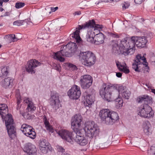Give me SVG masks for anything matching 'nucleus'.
I'll use <instances>...</instances> for the list:
<instances>
[{"instance_id":"ddd939ff","label":"nucleus","mask_w":155,"mask_h":155,"mask_svg":"<svg viewBox=\"0 0 155 155\" xmlns=\"http://www.w3.org/2000/svg\"><path fill=\"white\" fill-rule=\"evenodd\" d=\"M5 120L9 136H16V129L14 126L13 120L12 117L8 115Z\"/></svg>"},{"instance_id":"c03bdc74","label":"nucleus","mask_w":155,"mask_h":155,"mask_svg":"<svg viewBox=\"0 0 155 155\" xmlns=\"http://www.w3.org/2000/svg\"><path fill=\"white\" fill-rule=\"evenodd\" d=\"M109 35L114 38H119V35L116 33H112L111 32L109 33Z\"/></svg>"},{"instance_id":"9b49d317","label":"nucleus","mask_w":155,"mask_h":155,"mask_svg":"<svg viewBox=\"0 0 155 155\" xmlns=\"http://www.w3.org/2000/svg\"><path fill=\"white\" fill-rule=\"evenodd\" d=\"M82 118L81 116L79 114H76L72 119L71 125L72 128L74 130V132L78 136V134H81L79 130V127L81 126Z\"/></svg>"},{"instance_id":"680f3d73","label":"nucleus","mask_w":155,"mask_h":155,"mask_svg":"<svg viewBox=\"0 0 155 155\" xmlns=\"http://www.w3.org/2000/svg\"><path fill=\"white\" fill-rule=\"evenodd\" d=\"M130 141H128V140H127L126 142H125V143L127 144H130Z\"/></svg>"},{"instance_id":"9d476101","label":"nucleus","mask_w":155,"mask_h":155,"mask_svg":"<svg viewBox=\"0 0 155 155\" xmlns=\"http://www.w3.org/2000/svg\"><path fill=\"white\" fill-rule=\"evenodd\" d=\"M64 140L71 144H73L74 141L82 146L86 145L87 143L86 136H61Z\"/></svg>"},{"instance_id":"20e7f679","label":"nucleus","mask_w":155,"mask_h":155,"mask_svg":"<svg viewBox=\"0 0 155 155\" xmlns=\"http://www.w3.org/2000/svg\"><path fill=\"white\" fill-rule=\"evenodd\" d=\"M99 116L102 122L107 125H113L119 119V117L117 113L111 111L108 109L101 110Z\"/></svg>"},{"instance_id":"e2e57ef3","label":"nucleus","mask_w":155,"mask_h":155,"mask_svg":"<svg viewBox=\"0 0 155 155\" xmlns=\"http://www.w3.org/2000/svg\"><path fill=\"white\" fill-rule=\"evenodd\" d=\"M29 137L31 138L32 139H34L35 138L36 136H33L32 137L31 136H29Z\"/></svg>"},{"instance_id":"1a4fd4ad","label":"nucleus","mask_w":155,"mask_h":155,"mask_svg":"<svg viewBox=\"0 0 155 155\" xmlns=\"http://www.w3.org/2000/svg\"><path fill=\"white\" fill-rule=\"evenodd\" d=\"M138 110V115L145 118H149L154 116V112L151 107L148 104L142 105L139 108Z\"/></svg>"},{"instance_id":"6e6552de","label":"nucleus","mask_w":155,"mask_h":155,"mask_svg":"<svg viewBox=\"0 0 155 155\" xmlns=\"http://www.w3.org/2000/svg\"><path fill=\"white\" fill-rule=\"evenodd\" d=\"M143 64L145 66V70L147 72H149V68L148 66V63L147 62L146 58L144 56H142L140 54H138L136 57V59L132 64V68L137 72H139L140 71L139 69V65Z\"/></svg>"},{"instance_id":"f257e3e1","label":"nucleus","mask_w":155,"mask_h":155,"mask_svg":"<svg viewBox=\"0 0 155 155\" xmlns=\"http://www.w3.org/2000/svg\"><path fill=\"white\" fill-rule=\"evenodd\" d=\"M124 87L119 85H113L103 84L100 91L101 97L107 101H110L111 99L118 97L120 92H123Z\"/></svg>"},{"instance_id":"3c124183","label":"nucleus","mask_w":155,"mask_h":155,"mask_svg":"<svg viewBox=\"0 0 155 155\" xmlns=\"http://www.w3.org/2000/svg\"><path fill=\"white\" fill-rule=\"evenodd\" d=\"M24 101L25 103L28 104H29L30 102H31L29 100L28 98H27L24 99Z\"/></svg>"},{"instance_id":"412c9836","label":"nucleus","mask_w":155,"mask_h":155,"mask_svg":"<svg viewBox=\"0 0 155 155\" xmlns=\"http://www.w3.org/2000/svg\"><path fill=\"white\" fill-rule=\"evenodd\" d=\"M8 107L5 104H0V114L2 118L6 119L8 115L12 117L11 114H8Z\"/></svg>"},{"instance_id":"f704fd0d","label":"nucleus","mask_w":155,"mask_h":155,"mask_svg":"<svg viewBox=\"0 0 155 155\" xmlns=\"http://www.w3.org/2000/svg\"><path fill=\"white\" fill-rule=\"evenodd\" d=\"M120 45L118 46L117 44L115 43L113 45V52L115 53L122 54L120 52V51L119 49Z\"/></svg>"},{"instance_id":"58836bf2","label":"nucleus","mask_w":155,"mask_h":155,"mask_svg":"<svg viewBox=\"0 0 155 155\" xmlns=\"http://www.w3.org/2000/svg\"><path fill=\"white\" fill-rule=\"evenodd\" d=\"M25 5V3L22 2H17L15 4V7L17 9L23 7Z\"/></svg>"},{"instance_id":"423d86ee","label":"nucleus","mask_w":155,"mask_h":155,"mask_svg":"<svg viewBox=\"0 0 155 155\" xmlns=\"http://www.w3.org/2000/svg\"><path fill=\"white\" fill-rule=\"evenodd\" d=\"M80 59L82 61L83 64L85 66L90 67L95 62L96 57L95 54L90 51L81 52L79 55Z\"/></svg>"},{"instance_id":"4d7b16f0","label":"nucleus","mask_w":155,"mask_h":155,"mask_svg":"<svg viewBox=\"0 0 155 155\" xmlns=\"http://www.w3.org/2000/svg\"><path fill=\"white\" fill-rule=\"evenodd\" d=\"M106 2V1H102V0L98 2H96L95 3V4H96L97 5H98V4H99L100 3H101L102 2Z\"/></svg>"},{"instance_id":"b1692460","label":"nucleus","mask_w":155,"mask_h":155,"mask_svg":"<svg viewBox=\"0 0 155 155\" xmlns=\"http://www.w3.org/2000/svg\"><path fill=\"white\" fill-rule=\"evenodd\" d=\"M104 35L102 33L97 34L95 37L94 43L96 45H99L104 42Z\"/></svg>"},{"instance_id":"de8ad7c7","label":"nucleus","mask_w":155,"mask_h":155,"mask_svg":"<svg viewBox=\"0 0 155 155\" xmlns=\"http://www.w3.org/2000/svg\"><path fill=\"white\" fill-rule=\"evenodd\" d=\"M144 0H134L135 2L137 4H141Z\"/></svg>"},{"instance_id":"4468645a","label":"nucleus","mask_w":155,"mask_h":155,"mask_svg":"<svg viewBox=\"0 0 155 155\" xmlns=\"http://www.w3.org/2000/svg\"><path fill=\"white\" fill-rule=\"evenodd\" d=\"M68 95L71 99L77 100L80 97L81 92L80 87L76 85H73L68 92Z\"/></svg>"},{"instance_id":"603ef678","label":"nucleus","mask_w":155,"mask_h":155,"mask_svg":"<svg viewBox=\"0 0 155 155\" xmlns=\"http://www.w3.org/2000/svg\"><path fill=\"white\" fill-rule=\"evenodd\" d=\"M122 74L120 72L117 73L116 76L118 78H120L122 76Z\"/></svg>"},{"instance_id":"f3484780","label":"nucleus","mask_w":155,"mask_h":155,"mask_svg":"<svg viewBox=\"0 0 155 155\" xmlns=\"http://www.w3.org/2000/svg\"><path fill=\"white\" fill-rule=\"evenodd\" d=\"M21 130L24 134L26 136H27V135L36 136L34 129H33L31 126L27 124H23L21 126Z\"/></svg>"},{"instance_id":"bf43d9fd","label":"nucleus","mask_w":155,"mask_h":155,"mask_svg":"<svg viewBox=\"0 0 155 155\" xmlns=\"http://www.w3.org/2000/svg\"><path fill=\"white\" fill-rule=\"evenodd\" d=\"M3 2V0H0V6H2Z\"/></svg>"},{"instance_id":"4be33fe9","label":"nucleus","mask_w":155,"mask_h":155,"mask_svg":"<svg viewBox=\"0 0 155 155\" xmlns=\"http://www.w3.org/2000/svg\"><path fill=\"white\" fill-rule=\"evenodd\" d=\"M13 79L10 77L5 78L1 82L2 87L5 88L11 87L13 84Z\"/></svg>"},{"instance_id":"a19ab883","label":"nucleus","mask_w":155,"mask_h":155,"mask_svg":"<svg viewBox=\"0 0 155 155\" xmlns=\"http://www.w3.org/2000/svg\"><path fill=\"white\" fill-rule=\"evenodd\" d=\"M117 97H115L114 98H112L111 100L112 99H115V101L116 102H117V104H118L120 106H122L123 105V101L121 99L119 98H117ZM110 101H111V100H110Z\"/></svg>"},{"instance_id":"c85d7f7f","label":"nucleus","mask_w":155,"mask_h":155,"mask_svg":"<svg viewBox=\"0 0 155 155\" xmlns=\"http://www.w3.org/2000/svg\"><path fill=\"white\" fill-rule=\"evenodd\" d=\"M43 121L44 122L45 127L46 129L49 131L50 132L52 133H53L54 132V130L50 124L48 120L45 115H44L43 117Z\"/></svg>"},{"instance_id":"c9c22d12","label":"nucleus","mask_w":155,"mask_h":155,"mask_svg":"<svg viewBox=\"0 0 155 155\" xmlns=\"http://www.w3.org/2000/svg\"><path fill=\"white\" fill-rule=\"evenodd\" d=\"M66 66L68 67L69 69L72 70H76L78 69L77 67L75 65L70 63H66L65 64Z\"/></svg>"},{"instance_id":"0e129e2a","label":"nucleus","mask_w":155,"mask_h":155,"mask_svg":"<svg viewBox=\"0 0 155 155\" xmlns=\"http://www.w3.org/2000/svg\"><path fill=\"white\" fill-rule=\"evenodd\" d=\"M4 10L3 8H2L1 7H0V10L1 12L2 11Z\"/></svg>"},{"instance_id":"4c0bfd02","label":"nucleus","mask_w":155,"mask_h":155,"mask_svg":"<svg viewBox=\"0 0 155 155\" xmlns=\"http://www.w3.org/2000/svg\"><path fill=\"white\" fill-rule=\"evenodd\" d=\"M147 153L148 155H155V147H151L148 150Z\"/></svg>"},{"instance_id":"dca6fc26","label":"nucleus","mask_w":155,"mask_h":155,"mask_svg":"<svg viewBox=\"0 0 155 155\" xmlns=\"http://www.w3.org/2000/svg\"><path fill=\"white\" fill-rule=\"evenodd\" d=\"M50 103L52 107L55 110L57 109L61 106L59 95L58 93H54L51 96Z\"/></svg>"},{"instance_id":"0eeeda50","label":"nucleus","mask_w":155,"mask_h":155,"mask_svg":"<svg viewBox=\"0 0 155 155\" xmlns=\"http://www.w3.org/2000/svg\"><path fill=\"white\" fill-rule=\"evenodd\" d=\"M84 125V130L86 136H97L98 135L99 129L97 125L94 122H87Z\"/></svg>"},{"instance_id":"a878e982","label":"nucleus","mask_w":155,"mask_h":155,"mask_svg":"<svg viewBox=\"0 0 155 155\" xmlns=\"http://www.w3.org/2000/svg\"><path fill=\"white\" fill-rule=\"evenodd\" d=\"M151 127L150 122L147 121L144 122L143 124V131L146 135H150V130Z\"/></svg>"},{"instance_id":"774afa93","label":"nucleus","mask_w":155,"mask_h":155,"mask_svg":"<svg viewBox=\"0 0 155 155\" xmlns=\"http://www.w3.org/2000/svg\"><path fill=\"white\" fill-rule=\"evenodd\" d=\"M119 1V0H113V2H117Z\"/></svg>"},{"instance_id":"2eb2a0df","label":"nucleus","mask_w":155,"mask_h":155,"mask_svg":"<svg viewBox=\"0 0 155 155\" xmlns=\"http://www.w3.org/2000/svg\"><path fill=\"white\" fill-rule=\"evenodd\" d=\"M41 63L35 59H31L29 61L25 67L26 71L31 74L35 72V68L41 65Z\"/></svg>"},{"instance_id":"49530a36","label":"nucleus","mask_w":155,"mask_h":155,"mask_svg":"<svg viewBox=\"0 0 155 155\" xmlns=\"http://www.w3.org/2000/svg\"><path fill=\"white\" fill-rule=\"evenodd\" d=\"M54 69L58 71H60L61 66L60 65H57L55 64L54 65Z\"/></svg>"},{"instance_id":"a211bd4d","label":"nucleus","mask_w":155,"mask_h":155,"mask_svg":"<svg viewBox=\"0 0 155 155\" xmlns=\"http://www.w3.org/2000/svg\"><path fill=\"white\" fill-rule=\"evenodd\" d=\"M39 146L40 150L43 153H46L48 151L51 150V146L45 139H44L40 140Z\"/></svg>"},{"instance_id":"393cba45","label":"nucleus","mask_w":155,"mask_h":155,"mask_svg":"<svg viewBox=\"0 0 155 155\" xmlns=\"http://www.w3.org/2000/svg\"><path fill=\"white\" fill-rule=\"evenodd\" d=\"M16 97L17 98V104L16 106V109L17 110H19L20 114L22 116H23L24 112L23 108H21V106L20 105L21 100V97L19 94H16Z\"/></svg>"},{"instance_id":"338daca9","label":"nucleus","mask_w":155,"mask_h":155,"mask_svg":"<svg viewBox=\"0 0 155 155\" xmlns=\"http://www.w3.org/2000/svg\"><path fill=\"white\" fill-rule=\"evenodd\" d=\"M63 155H70V154H68V153H65Z\"/></svg>"},{"instance_id":"6ab92c4d","label":"nucleus","mask_w":155,"mask_h":155,"mask_svg":"<svg viewBox=\"0 0 155 155\" xmlns=\"http://www.w3.org/2000/svg\"><path fill=\"white\" fill-rule=\"evenodd\" d=\"M135 37L136 39V45L139 48L145 47L148 41L147 37L145 36Z\"/></svg>"},{"instance_id":"2f4dec72","label":"nucleus","mask_w":155,"mask_h":155,"mask_svg":"<svg viewBox=\"0 0 155 155\" xmlns=\"http://www.w3.org/2000/svg\"><path fill=\"white\" fill-rule=\"evenodd\" d=\"M84 103L87 104L88 105H91L94 102L93 97L91 95L87 94L84 97Z\"/></svg>"},{"instance_id":"a18cd8bd","label":"nucleus","mask_w":155,"mask_h":155,"mask_svg":"<svg viewBox=\"0 0 155 155\" xmlns=\"http://www.w3.org/2000/svg\"><path fill=\"white\" fill-rule=\"evenodd\" d=\"M57 149L58 151L63 152L64 151V149L62 147L59 145H57L56 146Z\"/></svg>"},{"instance_id":"bb28decb","label":"nucleus","mask_w":155,"mask_h":155,"mask_svg":"<svg viewBox=\"0 0 155 155\" xmlns=\"http://www.w3.org/2000/svg\"><path fill=\"white\" fill-rule=\"evenodd\" d=\"M10 71L8 66L2 67L0 69V77H6Z\"/></svg>"},{"instance_id":"5fc2aeb1","label":"nucleus","mask_w":155,"mask_h":155,"mask_svg":"<svg viewBox=\"0 0 155 155\" xmlns=\"http://www.w3.org/2000/svg\"><path fill=\"white\" fill-rule=\"evenodd\" d=\"M81 14V12L80 11H77L76 12L74 13V15H80Z\"/></svg>"},{"instance_id":"e433bc0d","label":"nucleus","mask_w":155,"mask_h":155,"mask_svg":"<svg viewBox=\"0 0 155 155\" xmlns=\"http://www.w3.org/2000/svg\"><path fill=\"white\" fill-rule=\"evenodd\" d=\"M130 95V93L128 91H124L121 94L122 97L126 99H129Z\"/></svg>"},{"instance_id":"7ed1b4c3","label":"nucleus","mask_w":155,"mask_h":155,"mask_svg":"<svg viewBox=\"0 0 155 155\" xmlns=\"http://www.w3.org/2000/svg\"><path fill=\"white\" fill-rule=\"evenodd\" d=\"M135 36L127 38L121 41L119 49L120 53L125 56L131 55L134 53L136 42Z\"/></svg>"},{"instance_id":"37998d69","label":"nucleus","mask_w":155,"mask_h":155,"mask_svg":"<svg viewBox=\"0 0 155 155\" xmlns=\"http://www.w3.org/2000/svg\"><path fill=\"white\" fill-rule=\"evenodd\" d=\"M50 8L48 6H47L45 8L44 12L45 14H47L48 13L50 14L51 13V11H50Z\"/></svg>"},{"instance_id":"09e8293b","label":"nucleus","mask_w":155,"mask_h":155,"mask_svg":"<svg viewBox=\"0 0 155 155\" xmlns=\"http://www.w3.org/2000/svg\"><path fill=\"white\" fill-rule=\"evenodd\" d=\"M20 39V38H18V37H17L16 35L15 36V35H14L13 39V42L16 41Z\"/></svg>"},{"instance_id":"5701e85b","label":"nucleus","mask_w":155,"mask_h":155,"mask_svg":"<svg viewBox=\"0 0 155 155\" xmlns=\"http://www.w3.org/2000/svg\"><path fill=\"white\" fill-rule=\"evenodd\" d=\"M136 101L138 103L144 102L150 104L152 102V98L151 97L147 95H144L139 96L137 98Z\"/></svg>"},{"instance_id":"864d4df0","label":"nucleus","mask_w":155,"mask_h":155,"mask_svg":"<svg viewBox=\"0 0 155 155\" xmlns=\"http://www.w3.org/2000/svg\"><path fill=\"white\" fill-rule=\"evenodd\" d=\"M9 14H9V12H6L3 15H2L1 16V17H2L8 16L9 15Z\"/></svg>"},{"instance_id":"c756f323","label":"nucleus","mask_w":155,"mask_h":155,"mask_svg":"<svg viewBox=\"0 0 155 155\" xmlns=\"http://www.w3.org/2000/svg\"><path fill=\"white\" fill-rule=\"evenodd\" d=\"M57 133L59 136H72L75 135L74 131L72 132L69 131L68 130L65 129H62L59 130H57Z\"/></svg>"},{"instance_id":"aec40b11","label":"nucleus","mask_w":155,"mask_h":155,"mask_svg":"<svg viewBox=\"0 0 155 155\" xmlns=\"http://www.w3.org/2000/svg\"><path fill=\"white\" fill-rule=\"evenodd\" d=\"M23 150L29 155L35 154L37 151L35 146L30 143H28L25 145Z\"/></svg>"},{"instance_id":"7c9ffc66","label":"nucleus","mask_w":155,"mask_h":155,"mask_svg":"<svg viewBox=\"0 0 155 155\" xmlns=\"http://www.w3.org/2000/svg\"><path fill=\"white\" fill-rule=\"evenodd\" d=\"M94 32L92 31H88L86 36V39L88 42L92 43L94 41V38L95 36Z\"/></svg>"},{"instance_id":"052dcab7","label":"nucleus","mask_w":155,"mask_h":155,"mask_svg":"<svg viewBox=\"0 0 155 155\" xmlns=\"http://www.w3.org/2000/svg\"><path fill=\"white\" fill-rule=\"evenodd\" d=\"M151 92L155 94V89H151Z\"/></svg>"},{"instance_id":"39448f33","label":"nucleus","mask_w":155,"mask_h":155,"mask_svg":"<svg viewBox=\"0 0 155 155\" xmlns=\"http://www.w3.org/2000/svg\"><path fill=\"white\" fill-rule=\"evenodd\" d=\"M94 30H97L98 29L102 28V25L95 24L94 20H92L85 22L84 24L78 26V28H76V30L73 32V34H71V37L75 38L76 41V42L78 44H80L82 42L81 39L79 35V30L82 29H85L88 28H93L94 26Z\"/></svg>"},{"instance_id":"f8f14e48","label":"nucleus","mask_w":155,"mask_h":155,"mask_svg":"<svg viewBox=\"0 0 155 155\" xmlns=\"http://www.w3.org/2000/svg\"><path fill=\"white\" fill-rule=\"evenodd\" d=\"M93 81V78L91 75L85 74L81 76L79 83L82 88L87 89L92 85Z\"/></svg>"},{"instance_id":"473e14b6","label":"nucleus","mask_w":155,"mask_h":155,"mask_svg":"<svg viewBox=\"0 0 155 155\" xmlns=\"http://www.w3.org/2000/svg\"><path fill=\"white\" fill-rule=\"evenodd\" d=\"M25 22L29 25L30 24V23H31L28 20H18L14 21L13 24L14 25L20 26L23 25Z\"/></svg>"},{"instance_id":"8fccbe9b","label":"nucleus","mask_w":155,"mask_h":155,"mask_svg":"<svg viewBox=\"0 0 155 155\" xmlns=\"http://www.w3.org/2000/svg\"><path fill=\"white\" fill-rule=\"evenodd\" d=\"M51 10V12H54L57 10L58 9V7H56L55 8L51 7L50 8Z\"/></svg>"},{"instance_id":"69168bd1","label":"nucleus","mask_w":155,"mask_h":155,"mask_svg":"<svg viewBox=\"0 0 155 155\" xmlns=\"http://www.w3.org/2000/svg\"><path fill=\"white\" fill-rule=\"evenodd\" d=\"M9 0H3V2H7L9 1Z\"/></svg>"},{"instance_id":"72a5a7b5","label":"nucleus","mask_w":155,"mask_h":155,"mask_svg":"<svg viewBox=\"0 0 155 155\" xmlns=\"http://www.w3.org/2000/svg\"><path fill=\"white\" fill-rule=\"evenodd\" d=\"M36 107L32 102H30L28 104L27 109L28 112H32L36 109Z\"/></svg>"},{"instance_id":"79ce46f5","label":"nucleus","mask_w":155,"mask_h":155,"mask_svg":"<svg viewBox=\"0 0 155 155\" xmlns=\"http://www.w3.org/2000/svg\"><path fill=\"white\" fill-rule=\"evenodd\" d=\"M130 6V4L127 2H124L122 4V9L125 10L127 8Z\"/></svg>"},{"instance_id":"cd10ccee","label":"nucleus","mask_w":155,"mask_h":155,"mask_svg":"<svg viewBox=\"0 0 155 155\" xmlns=\"http://www.w3.org/2000/svg\"><path fill=\"white\" fill-rule=\"evenodd\" d=\"M116 65L119 70L120 71H123V72L128 74L129 73L130 71L124 65H122L121 63L119 61L116 62Z\"/></svg>"},{"instance_id":"ea45409f","label":"nucleus","mask_w":155,"mask_h":155,"mask_svg":"<svg viewBox=\"0 0 155 155\" xmlns=\"http://www.w3.org/2000/svg\"><path fill=\"white\" fill-rule=\"evenodd\" d=\"M14 34L8 35H5V38L10 43L13 42Z\"/></svg>"},{"instance_id":"f03ea898","label":"nucleus","mask_w":155,"mask_h":155,"mask_svg":"<svg viewBox=\"0 0 155 155\" xmlns=\"http://www.w3.org/2000/svg\"><path fill=\"white\" fill-rule=\"evenodd\" d=\"M78 47L76 44L70 42L66 45H62L60 51L54 53L53 55L54 59L62 62L64 61V58L62 56L69 57H71L77 50Z\"/></svg>"},{"instance_id":"13d9d810","label":"nucleus","mask_w":155,"mask_h":155,"mask_svg":"<svg viewBox=\"0 0 155 155\" xmlns=\"http://www.w3.org/2000/svg\"><path fill=\"white\" fill-rule=\"evenodd\" d=\"M106 2H110L112 1H113V0H107L105 1Z\"/></svg>"},{"instance_id":"6e6d98bb","label":"nucleus","mask_w":155,"mask_h":155,"mask_svg":"<svg viewBox=\"0 0 155 155\" xmlns=\"http://www.w3.org/2000/svg\"><path fill=\"white\" fill-rule=\"evenodd\" d=\"M133 140H136L138 142V141L140 140V138H139L137 137H135L133 138Z\"/></svg>"}]
</instances>
